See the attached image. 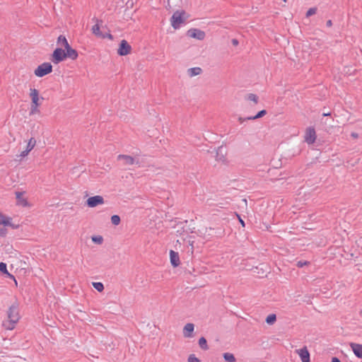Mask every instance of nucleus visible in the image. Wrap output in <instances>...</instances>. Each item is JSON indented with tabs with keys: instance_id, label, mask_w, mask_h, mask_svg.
<instances>
[{
	"instance_id": "obj_13",
	"label": "nucleus",
	"mask_w": 362,
	"mask_h": 362,
	"mask_svg": "<svg viewBox=\"0 0 362 362\" xmlns=\"http://www.w3.org/2000/svg\"><path fill=\"white\" fill-rule=\"evenodd\" d=\"M24 192H16V198L17 200V204L21 206H28V202L27 199L23 197Z\"/></svg>"
},
{
	"instance_id": "obj_27",
	"label": "nucleus",
	"mask_w": 362,
	"mask_h": 362,
	"mask_svg": "<svg viewBox=\"0 0 362 362\" xmlns=\"http://www.w3.org/2000/svg\"><path fill=\"white\" fill-rule=\"evenodd\" d=\"M92 31L93 33L97 37H100L102 33V31L100 30V26L98 23L93 26Z\"/></svg>"
},
{
	"instance_id": "obj_10",
	"label": "nucleus",
	"mask_w": 362,
	"mask_h": 362,
	"mask_svg": "<svg viewBox=\"0 0 362 362\" xmlns=\"http://www.w3.org/2000/svg\"><path fill=\"white\" fill-rule=\"evenodd\" d=\"M316 139V132L314 128L309 127L306 129L305 134V141L308 144H313Z\"/></svg>"
},
{
	"instance_id": "obj_33",
	"label": "nucleus",
	"mask_w": 362,
	"mask_h": 362,
	"mask_svg": "<svg viewBox=\"0 0 362 362\" xmlns=\"http://www.w3.org/2000/svg\"><path fill=\"white\" fill-rule=\"evenodd\" d=\"M316 11H317V8L315 7H313V8H309L307 12H306V17H310L314 14L316 13Z\"/></svg>"
},
{
	"instance_id": "obj_22",
	"label": "nucleus",
	"mask_w": 362,
	"mask_h": 362,
	"mask_svg": "<svg viewBox=\"0 0 362 362\" xmlns=\"http://www.w3.org/2000/svg\"><path fill=\"white\" fill-rule=\"evenodd\" d=\"M199 345L201 347V349H203V350H207L209 349L206 340V339L204 337H202L199 339Z\"/></svg>"
},
{
	"instance_id": "obj_20",
	"label": "nucleus",
	"mask_w": 362,
	"mask_h": 362,
	"mask_svg": "<svg viewBox=\"0 0 362 362\" xmlns=\"http://www.w3.org/2000/svg\"><path fill=\"white\" fill-rule=\"evenodd\" d=\"M245 98L246 100L252 102L254 105L257 104L259 102V97L254 93L247 94Z\"/></svg>"
},
{
	"instance_id": "obj_18",
	"label": "nucleus",
	"mask_w": 362,
	"mask_h": 362,
	"mask_svg": "<svg viewBox=\"0 0 362 362\" xmlns=\"http://www.w3.org/2000/svg\"><path fill=\"white\" fill-rule=\"evenodd\" d=\"M11 220V218L4 216V214H2L0 212V225H4L5 226H11L12 228H15L16 226L12 225Z\"/></svg>"
},
{
	"instance_id": "obj_8",
	"label": "nucleus",
	"mask_w": 362,
	"mask_h": 362,
	"mask_svg": "<svg viewBox=\"0 0 362 362\" xmlns=\"http://www.w3.org/2000/svg\"><path fill=\"white\" fill-rule=\"evenodd\" d=\"M86 204L89 207L93 208L98 205L103 204L104 199L102 196L100 195L90 197L87 199Z\"/></svg>"
},
{
	"instance_id": "obj_17",
	"label": "nucleus",
	"mask_w": 362,
	"mask_h": 362,
	"mask_svg": "<svg viewBox=\"0 0 362 362\" xmlns=\"http://www.w3.org/2000/svg\"><path fill=\"white\" fill-rule=\"evenodd\" d=\"M194 329V325L192 323H187L183 328V335L185 337H192Z\"/></svg>"
},
{
	"instance_id": "obj_37",
	"label": "nucleus",
	"mask_w": 362,
	"mask_h": 362,
	"mask_svg": "<svg viewBox=\"0 0 362 362\" xmlns=\"http://www.w3.org/2000/svg\"><path fill=\"white\" fill-rule=\"evenodd\" d=\"M231 42L233 46H237L239 44V41L235 38L232 39Z\"/></svg>"
},
{
	"instance_id": "obj_6",
	"label": "nucleus",
	"mask_w": 362,
	"mask_h": 362,
	"mask_svg": "<svg viewBox=\"0 0 362 362\" xmlns=\"http://www.w3.org/2000/svg\"><path fill=\"white\" fill-rule=\"evenodd\" d=\"M132 52V47L126 40H122L119 44L117 54L123 57L127 56Z\"/></svg>"
},
{
	"instance_id": "obj_21",
	"label": "nucleus",
	"mask_w": 362,
	"mask_h": 362,
	"mask_svg": "<svg viewBox=\"0 0 362 362\" xmlns=\"http://www.w3.org/2000/svg\"><path fill=\"white\" fill-rule=\"evenodd\" d=\"M57 44L64 47V49L70 45L66 38V37L63 35H60L57 38Z\"/></svg>"
},
{
	"instance_id": "obj_30",
	"label": "nucleus",
	"mask_w": 362,
	"mask_h": 362,
	"mask_svg": "<svg viewBox=\"0 0 362 362\" xmlns=\"http://www.w3.org/2000/svg\"><path fill=\"white\" fill-rule=\"evenodd\" d=\"M92 241L95 243L100 245L103 242V238L101 235L93 236Z\"/></svg>"
},
{
	"instance_id": "obj_36",
	"label": "nucleus",
	"mask_w": 362,
	"mask_h": 362,
	"mask_svg": "<svg viewBox=\"0 0 362 362\" xmlns=\"http://www.w3.org/2000/svg\"><path fill=\"white\" fill-rule=\"evenodd\" d=\"M29 152H30L29 151L25 149V151H23L21 153L20 156L23 158V157L26 156L29 153Z\"/></svg>"
},
{
	"instance_id": "obj_29",
	"label": "nucleus",
	"mask_w": 362,
	"mask_h": 362,
	"mask_svg": "<svg viewBox=\"0 0 362 362\" xmlns=\"http://www.w3.org/2000/svg\"><path fill=\"white\" fill-rule=\"evenodd\" d=\"M120 217L118 215H113L111 216V222L113 225L117 226L120 223Z\"/></svg>"
},
{
	"instance_id": "obj_43",
	"label": "nucleus",
	"mask_w": 362,
	"mask_h": 362,
	"mask_svg": "<svg viewBox=\"0 0 362 362\" xmlns=\"http://www.w3.org/2000/svg\"><path fill=\"white\" fill-rule=\"evenodd\" d=\"M332 362H341L340 360L337 357H333L332 358Z\"/></svg>"
},
{
	"instance_id": "obj_4",
	"label": "nucleus",
	"mask_w": 362,
	"mask_h": 362,
	"mask_svg": "<svg viewBox=\"0 0 362 362\" xmlns=\"http://www.w3.org/2000/svg\"><path fill=\"white\" fill-rule=\"evenodd\" d=\"M66 59L65 50L62 47H57L52 52L50 57V60L54 64L64 61Z\"/></svg>"
},
{
	"instance_id": "obj_34",
	"label": "nucleus",
	"mask_w": 362,
	"mask_h": 362,
	"mask_svg": "<svg viewBox=\"0 0 362 362\" xmlns=\"http://www.w3.org/2000/svg\"><path fill=\"white\" fill-rule=\"evenodd\" d=\"M0 271L6 274H9L7 270L6 264L4 262H0Z\"/></svg>"
},
{
	"instance_id": "obj_25",
	"label": "nucleus",
	"mask_w": 362,
	"mask_h": 362,
	"mask_svg": "<svg viewBox=\"0 0 362 362\" xmlns=\"http://www.w3.org/2000/svg\"><path fill=\"white\" fill-rule=\"evenodd\" d=\"M36 144V140L34 138H30L28 141L26 149L31 151Z\"/></svg>"
},
{
	"instance_id": "obj_32",
	"label": "nucleus",
	"mask_w": 362,
	"mask_h": 362,
	"mask_svg": "<svg viewBox=\"0 0 362 362\" xmlns=\"http://www.w3.org/2000/svg\"><path fill=\"white\" fill-rule=\"evenodd\" d=\"M99 37L102 39L108 38L110 40H113V35L110 32L105 33L102 32Z\"/></svg>"
},
{
	"instance_id": "obj_7",
	"label": "nucleus",
	"mask_w": 362,
	"mask_h": 362,
	"mask_svg": "<svg viewBox=\"0 0 362 362\" xmlns=\"http://www.w3.org/2000/svg\"><path fill=\"white\" fill-rule=\"evenodd\" d=\"M187 35L188 37L199 40H203L206 37V33L204 31L199 30L198 28H191L187 30Z\"/></svg>"
},
{
	"instance_id": "obj_14",
	"label": "nucleus",
	"mask_w": 362,
	"mask_h": 362,
	"mask_svg": "<svg viewBox=\"0 0 362 362\" xmlns=\"http://www.w3.org/2000/svg\"><path fill=\"white\" fill-rule=\"evenodd\" d=\"M170 263L174 267H177L180 265V262L178 252L171 250L170 251Z\"/></svg>"
},
{
	"instance_id": "obj_42",
	"label": "nucleus",
	"mask_w": 362,
	"mask_h": 362,
	"mask_svg": "<svg viewBox=\"0 0 362 362\" xmlns=\"http://www.w3.org/2000/svg\"><path fill=\"white\" fill-rule=\"evenodd\" d=\"M326 25H327V27H331V26L332 25V21H331V20H328V21H327V23H326Z\"/></svg>"
},
{
	"instance_id": "obj_9",
	"label": "nucleus",
	"mask_w": 362,
	"mask_h": 362,
	"mask_svg": "<svg viewBox=\"0 0 362 362\" xmlns=\"http://www.w3.org/2000/svg\"><path fill=\"white\" fill-rule=\"evenodd\" d=\"M118 160H122L124 165H132L134 164H139V160H136L134 158L129 155L119 154L117 156Z\"/></svg>"
},
{
	"instance_id": "obj_2",
	"label": "nucleus",
	"mask_w": 362,
	"mask_h": 362,
	"mask_svg": "<svg viewBox=\"0 0 362 362\" xmlns=\"http://www.w3.org/2000/svg\"><path fill=\"white\" fill-rule=\"evenodd\" d=\"M189 14H188L184 10H177L174 12L173 16L170 18L171 25L174 29H178L181 24L185 23V21L189 18Z\"/></svg>"
},
{
	"instance_id": "obj_46",
	"label": "nucleus",
	"mask_w": 362,
	"mask_h": 362,
	"mask_svg": "<svg viewBox=\"0 0 362 362\" xmlns=\"http://www.w3.org/2000/svg\"><path fill=\"white\" fill-rule=\"evenodd\" d=\"M30 91H33V90H37L35 88H30Z\"/></svg>"
},
{
	"instance_id": "obj_19",
	"label": "nucleus",
	"mask_w": 362,
	"mask_h": 362,
	"mask_svg": "<svg viewBox=\"0 0 362 362\" xmlns=\"http://www.w3.org/2000/svg\"><path fill=\"white\" fill-rule=\"evenodd\" d=\"M202 72V69L200 67L190 68L187 70V74L190 77L199 75Z\"/></svg>"
},
{
	"instance_id": "obj_44",
	"label": "nucleus",
	"mask_w": 362,
	"mask_h": 362,
	"mask_svg": "<svg viewBox=\"0 0 362 362\" xmlns=\"http://www.w3.org/2000/svg\"><path fill=\"white\" fill-rule=\"evenodd\" d=\"M351 136L354 138H358V134L357 133H351Z\"/></svg>"
},
{
	"instance_id": "obj_23",
	"label": "nucleus",
	"mask_w": 362,
	"mask_h": 362,
	"mask_svg": "<svg viewBox=\"0 0 362 362\" xmlns=\"http://www.w3.org/2000/svg\"><path fill=\"white\" fill-rule=\"evenodd\" d=\"M223 358L226 362H235V358L233 354L224 353Z\"/></svg>"
},
{
	"instance_id": "obj_39",
	"label": "nucleus",
	"mask_w": 362,
	"mask_h": 362,
	"mask_svg": "<svg viewBox=\"0 0 362 362\" xmlns=\"http://www.w3.org/2000/svg\"><path fill=\"white\" fill-rule=\"evenodd\" d=\"M246 120H249L248 119H247V117H238V121L240 122V123H243Z\"/></svg>"
},
{
	"instance_id": "obj_12",
	"label": "nucleus",
	"mask_w": 362,
	"mask_h": 362,
	"mask_svg": "<svg viewBox=\"0 0 362 362\" xmlns=\"http://www.w3.org/2000/svg\"><path fill=\"white\" fill-rule=\"evenodd\" d=\"M66 59L69 58L71 59H76L78 54L76 49H73L70 45L64 49Z\"/></svg>"
},
{
	"instance_id": "obj_48",
	"label": "nucleus",
	"mask_w": 362,
	"mask_h": 362,
	"mask_svg": "<svg viewBox=\"0 0 362 362\" xmlns=\"http://www.w3.org/2000/svg\"><path fill=\"white\" fill-rule=\"evenodd\" d=\"M283 1H284V2H286V1H287V0H283Z\"/></svg>"
},
{
	"instance_id": "obj_47",
	"label": "nucleus",
	"mask_w": 362,
	"mask_h": 362,
	"mask_svg": "<svg viewBox=\"0 0 362 362\" xmlns=\"http://www.w3.org/2000/svg\"><path fill=\"white\" fill-rule=\"evenodd\" d=\"M360 315H362V310L360 311Z\"/></svg>"
},
{
	"instance_id": "obj_40",
	"label": "nucleus",
	"mask_w": 362,
	"mask_h": 362,
	"mask_svg": "<svg viewBox=\"0 0 362 362\" xmlns=\"http://www.w3.org/2000/svg\"><path fill=\"white\" fill-rule=\"evenodd\" d=\"M237 216L238 218V220H239V222L240 223V224L245 227V222L244 221L240 218V216L239 215L237 214Z\"/></svg>"
},
{
	"instance_id": "obj_3",
	"label": "nucleus",
	"mask_w": 362,
	"mask_h": 362,
	"mask_svg": "<svg viewBox=\"0 0 362 362\" xmlns=\"http://www.w3.org/2000/svg\"><path fill=\"white\" fill-rule=\"evenodd\" d=\"M39 92H30V98L32 100L31 108H30V115H35L36 113L40 112L38 107L41 105L42 101L44 100L43 97H40L39 95Z\"/></svg>"
},
{
	"instance_id": "obj_41",
	"label": "nucleus",
	"mask_w": 362,
	"mask_h": 362,
	"mask_svg": "<svg viewBox=\"0 0 362 362\" xmlns=\"http://www.w3.org/2000/svg\"><path fill=\"white\" fill-rule=\"evenodd\" d=\"M6 229H0V235L4 236L6 235Z\"/></svg>"
},
{
	"instance_id": "obj_5",
	"label": "nucleus",
	"mask_w": 362,
	"mask_h": 362,
	"mask_svg": "<svg viewBox=\"0 0 362 362\" xmlns=\"http://www.w3.org/2000/svg\"><path fill=\"white\" fill-rule=\"evenodd\" d=\"M52 71V65L49 62H44L39 65L35 70V74L38 77H42Z\"/></svg>"
},
{
	"instance_id": "obj_31",
	"label": "nucleus",
	"mask_w": 362,
	"mask_h": 362,
	"mask_svg": "<svg viewBox=\"0 0 362 362\" xmlns=\"http://www.w3.org/2000/svg\"><path fill=\"white\" fill-rule=\"evenodd\" d=\"M187 362H202L194 354H190L188 356Z\"/></svg>"
},
{
	"instance_id": "obj_38",
	"label": "nucleus",
	"mask_w": 362,
	"mask_h": 362,
	"mask_svg": "<svg viewBox=\"0 0 362 362\" xmlns=\"http://www.w3.org/2000/svg\"><path fill=\"white\" fill-rule=\"evenodd\" d=\"M216 157L217 160H222L223 162L225 160L223 156H220L218 153H217Z\"/></svg>"
},
{
	"instance_id": "obj_11",
	"label": "nucleus",
	"mask_w": 362,
	"mask_h": 362,
	"mask_svg": "<svg viewBox=\"0 0 362 362\" xmlns=\"http://www.w3.org/2000/svg\"><path fill=\"white\" fill-rule=\"evenodd\" d=\"M302 362H310V354L306 346L296 350Z\"/></svg>"
},
{
	"instance_id": "obj_1",
	"label": "nucleus",
	"mask_w": 362,
	"mask_h": 362,
	"mask_svg": "<svg viewBox=\"0 0 362 362\" xmlns=\"http://www.w3.org/2000/svg\"><path fill=\"white\" fill-rule=\"evenodd\" d=\"M7 316L8 321L4 323V326L6 329L11 330L20 320L18 305L17 303H13L9 307Z\"/></svg>"
},
{
	"instance_id": "obj_15",
	"label": "nucleus",
	"mask_w": 362,
	"mask_h": 362,
	"mask_svg": "<svg viewBox=\"0 0 362 362\" xmlns=\"http://www.w3.org/2000/svg\"><path fill=\"white\" fill-rule=\"evenodd\" d=\"M350 346L355 356L359 358H362V344L351 343Z\"/></svg>"
},
{
	"instance_id": "obj_28",
	"label": "nucleus",
	"mask_w": 362,
	"mask_h": 362,
	"mask_svg": "<svg viewBox=\"0 0 362 362\" xmlns=\"http://www.w3.org/2000/svg\"><path fill=\"white\" fill-rule=\"evenodd\" d=\"M93 286L99 292H102L104 290V286L101 282H93Z\"/></svg>"
},
{
	"instance_id": "obj_24",
	"label": "nucleus",
	"mask_w": 362,
	"mask_h": 362,
	"mask_svg": "<svg viewBox=\"0 0 362 362\" xmlns=\"http://www.w3.org/2000/svg\"><path fill=\"white\" fill-rule=\"evenodd\" d=\"M267 114V111L265 110H262L259 111L257 115L255 116L247 117V119H256L260 117H262Z\"/></svg>"
},
{
	"instance_id": "obj_45",
	"label": "nucleus",
	"mask_w": 362,
	"mask_h": 362,
	"mask_svg": "<svg viewBox=\"0 0 362 362\" xmlns=\"http://www.w3.org/2000/svg\"><path fill=\"white\" fill-rule=\"evenodd\" d=\"M322 115H323L324 117H325V116H329V115H330V113H329V112H327V113L324 112V113L322 114Z\"/></svg>"
},
{
	"instance_id": "obj_16",
	"label": "nucleus",
	"mask_w": 362,
	"mask_h": 362,
	"mask_svg": "<svg viewBox=\"0 0 362 362\" xmlns=\"http://www.w3.org/2000/svg\"><path fill=\"white\" fill-rule=\"evenodd\" d=\"M182 5V0H168L166 8L170 10H175V8H180Z\"/></svg>"
},
{
	"instance_id": "obj_35",
	"label": "nucleus",
	"mask_w": 362,
	"mask_h": 362,
	"mask_svg": "<svg viewBox=\"0 0 362 362\" xmlns=\"http://www.w3.org/2000/svg\"><path fill=\"white\" fill-rule=\"evenodd\" d=\"M309 264H310V262L308 261H298L296 263V266L299 268H302L303 267H304L305 265H308Z\"/></svg>"
},
{
	"instance_id": "obj_26",
	"label": "nucleus",
	"mask_w": 362,
	"mask_h": 362,
	"mask_svg": "<svg viewBox=\"0 0 362 362\" xmlns=\"http://www.w3.org/2000/svg\"><path fill=\"white\" fill-rule=\"evenodd\" d=\"M276 320V316L275 314H270L266 318V322L269 325H272Z\"/></svg>"
}]
</instances>
